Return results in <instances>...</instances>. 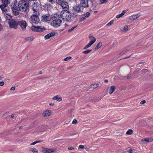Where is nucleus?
<instances>
[{"label": "nucleus", "mask_w": 153, "mask_h": 153, "mask_svg": "<svg viewBox=\"0 0 153 153\" xmlns=\"http://www.w3.org/2000/svg\"><path fill=\"white\" fill-rule=\"evenodd\" d=\"M9 24L10 28L16 29L18 28V25H19V21L12 19L9 22Z\"/></svg>", "instance_id": "obj_6"}, {"label": "nucleus", "mask_w": 153, "mask_h": 153, "mask_svg": "<svg viewBox=\"0 0 153 153\" xmlns=\"http://www.w3.org/2000/svg\"><path fill=\"white\" fill-rule=\"evenodd\" d=\"M88 2V0H81L79 4L84 9V8H88L89 7Z\"/></svg>", "instance_id": "obj_9"}, {"label": "nucleus", "mask_w": 153, "mask_h": 153, "mask_svg": "<svg viewBox=\"0 0 153 153\" xmlns=\"http://www.w3.org/2000/svg\"><path fill=\"white\" fill-rule=\"evenodd\" d=\"M90 15V13L89 12H87L85 13H84L83 15L84 17H85V18H87L89 17V16Z\"/></svg>", "instance_id": "obj_33"}, {"label": "nucleus", "mask_w": 153, "mask_h": 153, "mask_svg": "<svg viewBox=\"0 0 153 153\" xmlns=\"http://www.w3.org/2000/svg\"><path fill=\"white\" fill-rule=\"evenodd\" d=\"M77 25H76L75 26L73 27L71 29H69L68 31V32L70 33L72 31L74 30V29L75 28L77 27Z\"/></svg>", "instance_id": "obj_37"}, {"label": "nucleus", "mask_w": 153, "mask_h": 153, "mask_svg": "<svg viewBox=\"0 0 153 153\" xmlns=\"http://www.w3.org/2000/svg\"><path fill=\"white\" fill-rule=\"evenodd\" d=\"M39 15H36L33 13L30 18V22L32 23L37 24L39 22Z\"/></svg>", "instance_id": "obj_7"}, {"label": "nucleus", "mask_w": 153, "mask_h": 153, "mask_svg": "<svg viewBox=\"0 0 153 153\" xmlns=\"http://www.w3.org/2000/svg\"><path fill=\"white\" fill-rule=\"evenodd\" d=\"M127 152L129 153H132L133 150L131 149H129L127 150Z\"/></svg>", "instance_id": "obj_43"}, {"label": "nucleus", "mask_w": 153, "mask_h": 153, "mask_svg": "<svg viewBox=\"0 0 153 153\" xmlns=\"http://www.w3.org/2000/svg\"><path fill=\"white\" fill-rule=\"evenodd\" d=\"M104 82H105V83H108V79H105V80H104Z\"/></svg>", "instance_id": "obj_54"}, {"label": "nucleus", "mask_w": 153, "mask_h": 153, "mask_svg": "<svg viewBox=\"0 0 153 153\" xmlns=\"http://www.w3.org/2000/svg\"><path fill=\"white\" fill-rule=\"evenodd\" d=\"M40 142V141H35V142H33V143H31L30 144L31 145H35L36 143H39Z\"/></svg>", "instance_id": "obj_41"}, {"label": "nucleus", "mask_w": 153, "mask_h": 153, "mask_svg": "<svg viewBox=\"0 0 153 153\" xmlns=\"http://www.w3.org/2000/svg\"><path fill=\"white\" fill-rule=\"evenodd\" d=\"M51 110H48L45 111L43 114V116H50L51 114Z\"/></svg>", "instance_id": "obj_20"}, {"label": "nucleus", "mask_w": 153, "mask_h": 153, "mask_svg": "<svg viewBox=\"0 0 153 153\" xmlns=\"http://www.w3.org/2000/svg\"><path fill=\"white\" fill-rule=\"evenodd\" d=\"M114 23V21L113 20H111V21L109 22L107 25V26H110L112 25Z\"/></svg>", "instance_id": "obj_36"}, {"label": "nucleus", "mask_w": 153, "mask_h": 153, "mask_svg": "<svg viewBox=\"0 0 153 153\" xmlns=\"http://www.w3.org/2000/svg\"><path fill=\"white\" fill-rule=\"evenodd\" d=\"M41 9V7L39 6L38 3H34L33 5V13H35L36 15H39V10Z\"/></svg>", "instance_id": "obj_8"}, {"label": "nucleus", "mask_w": 153, "mask_h": 153, "mask_svg": "<svg viewBox=\"0 0 153 153\" xmlns=\"http://www.w3.org/2000/svg\"><path fill=\"white\" fill-rule=\"evenodd\" d=\"M52 150L45 148H42V152L45 153H50L53 152Z\"/></svg>", "instance_id": "obj_18"}, {"label": "nucleus", "mask_w": 153, "mask_h": 153, "mask_svg": "<svg viewBox=\"0 0 153 153\" xmlns=\"http://www.w3.org/2000/svg\"><path fill=\"white\" fill-rule=\"evenodd\" d=\"M86 19V18L85 17H81L79 20V22H82L83 21L85 20Z\"/></svg>", "instance_id": "obj_38"}, {"label": "nucleus", "mask_w": 153, "mask_h": 153, "mask_svg": "<svg viewBox=\"0 0 153 153\" xmlns=\"http://www.w3.org/2000/svg\"><path fill=\"white\" fill-rule=\"evenodd\" d=\"M152 139L150 138H145L142 140V142L144 143H146L147 142H151L152 141Z\"/></svg>", "instance_id": "obj_22"}, {"label": "nucleus", "mask_w": 153, "mask_h": 153, "mask_svg": "<svg viewBox=\"0 0 153 153\" xmlns=\"http://www.w3.org/2000/svg\"><path fill=\"white\" fill-rule=\"evenodd\" d=\"M19 25H20L22 30H25L26 29L27 24L25 21L22 20L19 21Z\"/></svg>", "instance_id": "obj_10"}, {"label": "nucleus", "mask_w": 153, "mask_h": 153, "mask_svg": "<svg viewBox=\"0 0 153 153\" xmlns=\"http://www.w3.org/2000/svg\"><path fill=\"white\" fill-rule=\"evenodd\" d=\"M15 89V88L14 87H12L10 89L11 91H14Z\"/></svg>", "instance_id": "obj_51"}, {"label": "nucleus", "mask_w": 153, "mask_h": 153, "mask_svg": "<svg viewBox=\"0 0 153 153\" xmlns=\"http://www.w3.org/2000/svg\"><path fill=\"white\" fill-rule=\"evenodd\" d=\"M44 6L45 7H47V8H51V6L50 3H47L46 4H45Z\"/></svg>", "instance_id": "obj_31"}, {"label": "nucleus", "mask_w": 153, "mask_h": 153, "mask_svg": "<svg viewBox=\"0 0 153 153\" xmlns=\"http://www.w3.org/2000/svg\"><path fill=\"white\" fill-rule=\"evenodd\" d=\"M42 20L43 22H47L50 20V15L49 14H43L41 17Z\"/></svg>", "instance_id": "obj_11"}, {"label": "nucleus", "mask_w": 153, "mask_h": 153, "mask_svg": "<svg viewBox=\"0 0 153 153\" xmlns=\"http://www.w3.org/2000/svg\"><path fill=\"white\" fill-rule=\"evenodd\" d=\"M146 102V101L145 100H143V101H141L140 102V104H143L144 103H145Z\"/></svg>", "instance_id": "obj_49"}, {"label": "nucleus", "mask_w": 153, "mask_h": 153, "mask_svg": "<svg viewBox=\"0 0 153 153\" xmlns=\"http://www.w3.org/2000/svg\"><path fill=\"white\" fill-rule=\"evenodd\" d=\"M14 117V115L13 114H11V118H13Z\"/></svg>", "instance_id": "obj_55"}, {"label": "nucleus", "mask_w": 153, "mask_h": 153, "mask_svg": "<svg viewBox=\"0 0 153 153\" xmlns=\"http://www.w3.org/2000/svg\"><path fill=\"white\" fill-rule=\"evenodd\" d=\"M141 13H138L135 15H133L131 16L130 17V19H132L133 20L137 19L139 17L141 16Z\"/></svg>", "instance_id": "obj_16"}, {"label": "nucleus", "mask_w": 153, "mask_h": 153, "mask_svg": "<svg viewBox=\"0 0 153 153\" xmlns=\"http://www.w3.org/2000/svg\"><path fill=\"white\" fill-rule=\"evenodd\" d=\"M68 150H71L74 149V148L72 146L69 147L68 148Z\"/></svg>", "instance_id": "obj_46"}, {"label": "nucleus", "mask_w": 153, "mask_h": 153, "mask_svg": "<svg viewBox=\"0 0 153 153\" xmlns=\"http://www.w3.org/2000/svg\"><path fill=\"white\" fill-rule=\"evenodd\" d=\"M116 87L114 86H111L110 89L109 90V94H111L115 90Z\"/></svg>", "instance_id": "obj_24"}, {"label": "nucleus", "mask_w": 153, "mask_h": 153, "mask_svg": "<svg viewBox=\"0 0 153 153\" xmlns=\"http://www.w3.org/2000/svg\"><path fill=\"white\" fill-rule=\"evenodd\" d=\"M60 15L62 19H65L67 22H71V16L69 11L66 12L64 11H61Z\"/></svg>", "instance_id": "obj_3"}, {"label": "nucleus", "mask_w": 153, "mask_h": 153, "mask_svg": "<svg viewBox=\"0 0 153 153\" xmlns=\"http://www.w3.org/2000/svg\"><path fill=\"white\" fill-rule=\"evenodd\" d=\"M89 38L90 40V41L89 42L93 45L96 41V39L92 35L90 34L89 35Z\"/></svg>", "instance_id": "obj_14"}, {"label": "nucleus", "mask_w": 153, "mask_h": 153, "mask_svg": "<svg viewBox=\"0 0 153 153\" xmlns=\"http://www.w3.org/2000/svg\"><path fill=\"white\" fill-rule=\"evenodd\" d=\"M99 85L97 83L94 84L91 86V88H95L97 87Z\"/></svg>", "instance_id": "obj_32"}, {"label": "nucleus", "mask_w": 153, "mask_h": 153, "mask_svg": "<svg viewBox=\"0 0 153 153\" xmlns=\"http://www.w3.org/2000/svg\"><path fill=\"white\" fill-rule=\"evenodd\" d=\"M132 56V55H131L130 56H128V57H126V58H129V57L131 56Z\"/></svg>", "instance_id": "obj_57"}, {"label": "nucleus", "mask_w": 153, "mask_h": 153, "mask_svg": "<svg viewBox=\"0 0 153 153\" xmlns=\"http://www.w3.org/2000/svg\"><path fill=\"white\" fill-rule=\"evenodd\" d=\"M48 1L51 2V4H53L54 3V0H48Z\"/></svg>", "instance_id": "obj_50"}, {"label": "nucleus", "mask_w": 153, "mask_h": 153, "mask_svg": "<svg viewBox=\"0 0 153 153\" xmlns=\"http://www.w3.org/2000/svg\"><path fill=\"white\" fill-rule=\"evenodd\" d=\"M65 26H66L67 25V24H65Z\"/></svg>", "instance_id": "obj_61"}, {"label": "nucleus", "mask_w": 153, "mask_h": 153, "mask_svg": "<svg viewBox=\"0 0 153 153\" xmlns=\"http://www.w3.org/2000/svg\"><path fill=\"white\" fill-rule=\"evenodd\" d=\"M91 51V50H87L83 51L82 53L83 54H87L89 53Z\"/></svg>", "instance_id": "obj_34"}, {"label": "nucleus", "mask_w": 153, "mask_h": 153, "mask_svg": "<svg viewBox=\"0 0 153 153\" xmlns=\"http://www.w3.org/2000/svg\"><path fill=\"white\" fill-rule=\"evenodd\" d=\"M45 30L44 27L42 26H38L37 31L39 32H42Z\"/></svg>", "instance_id": "obj_23"}, {"label": "nucleus", "mask_w": 153, "mask_h": 153, "mask_svg": "<svg viewBox=\"0 0 153 153\" xmlns=\"http://www.w3.org/2000/svg\"><path fill=\"white\" fill-rule=\"evenodd\" d=\"M18 7L19 10L26 12L29 8V3L25 1H21L18 3Z\"/></svg>", "instance_id": "obj_1"}, {"label": "nucleus", "mask_w": 153, "mask_h": 153, "mask_svg": "<svg viewBox=\"0 0 153 153\" xmlns=\"http://www.w3.org/2000/svg\"><path fill=\"white\" fill-rule=\"evenodd\" d=\"M133 133V131L132 129L128 130L126 132V134L127 135H131Z\"/></svg>", "instance_id": "obj_30"}, {"label": "nucleus", "mask_w": 153, "mask_h": 153, "mask_svg": "<svg viewBox=\"0 0 153 153\" xmlns=\"http://www.w3.org/2000/svg\"><path fill=\"white\" fill-rule=\"evenodd\" d=\"M122 17V16L120 14H118V15H117L116 16V18H119Z\"/></svg>", "instance_id": "obj_48"}, {"label": "nucleus", "mask_w": 153, "mask_h": 153, "mask_svg": "<svg viewBox=\"0 0 153 153\" xmlns=\"http://www.w3.org/2000/svg\"><path fill=\"white\" fill-rule=\"evenodd\" d=\"M92 45L91 43L89 42L88 44L86 45L83 48V49L85 50L89 47H90Z\"/></svg>", "instance_id": "obj_29"}, {"label": "nucleus", "mask_w": 153, "mask_h": 153, "mask_svg": "<svg viewBox=\"0 0 153 153\" xmlns=\"http://www.w3.org/2000/svg\"><path fill=\"white\" fill-rule=\"evenodd\" d=\"M127 11L126 10H124L122 11V13L124 15V14Z\"/></svg>", "instance_id": "obj_53"}, {"label": "nucleus", "mask_w": 153, "mask_h": 153, "mask_svg": "<svg viewBox=\"0 0 153 153\" xmlns=\"http://www.w3.org/2000/svg\"><path fill=\"white\" fill-rule=\"evenodd\" d=\"M102 45V42H99L97 44V46L95 47V49L96 50L99 48Z\"/></svg>", "instance_id": "obj_28"}, {"label": "nucleus", "mask_w": 153, "mask_h": 153, "mask_svg": "<svg viewBox=\"0 0 153 153\" xmlns=\"http://www.w3.org/2000/svg\"><path fill=\"white\" fill-rule=\"evenodd\" d=\"M49 105L51 106H53L54 105V104L53 103H49Z\"/></svg>", "instance_id": "obj_56"}, {"label": "nucleus", "mask_w": 153, "mask_h": 153, "mask_svg": "<svg viewBox=\"0 0 153 153\" xmlns=\"http://www.w3.org/2000/svg\"><path fill=\"white\" fill-rule=\"evenodd\" d=\"M60 15L58 13H56L51 16V19H60L61 17L59 16Z\"/></svg>", "instance_id": "obj_15"}, {"label": "nucleus", "mask_w": 153, "mask_h": 153, "mask_svg": "<svg viewBox=\"0 0 153 153\" xmlns=\"http://www.w3.org/2000/svg\"><path fill=\"white\" fill-rule=\"evenodd\" d=\"M128 29V26L126 25L123 28V30L124 31H127Z\"/></svg>", "instance_id": "obj_39"}, {"label": "nucleus", "mask_w": 153, "mask_h": 153, "mask_svg": "<svg viewBox=\"0 0 153 153\" xmlns=\"http://www.w3.org/2000/svg\"><path fill=\"white\" fill-rule=\"evenodd\" d=\"M52 99L53 100H56L58 102H60L62 100V98L59 95H56L53 97Z\"/></svg>", "instance_id": "obj_21"}, {"label": "nucleus", "mask_w": 153, "mask_h": 153, "mask_svg": "<svg viewBox=\"0 0 153 153\" xmlns=\"http://www.w3.org/2000/svg\"><path fill=\"white\" fill-rule=\"evenodd\" d=\"M3 29L2 26L0 24V31L2 30Z\"/></svg>", "instance_id": "obj_52"}, {"label": "nucleus", "mask_w": 153, "mask_h": 153, "mask_svg": "<svg viewBox=\"0 0 153 153\" xmlns=\"http://www.w3.org/2000/svg\"><path fill=\"white\" fill-rule=\"evenodd\" d=\"M2 4L0 5V7L2 10L5 12H7L9 10L8 5L10 2L9 0H2Z\"/></svg>", "instance_id": "obj_4"}, {"label": "nucleus", "mask_w": 153, "mask_h": 153, "mask_svg": "<svg viewBox=\"0 0 153 153\" xmlns=\"http://www.w3.org/2000/svg\"><path fill=\"white\" fill-rule=\"evenodd\" d=\"M79 148L81 149H84V146L83 145H80L79 146Z\"/></svg>", "instance_id": "obj_44"}, {"label": "nucleus", "mask_w": 153, "mask_h": 153, "mask_svg": "<svg viewBox=\"0 0 153 153\" xmlns=\"http://www.w3.org/2000/svg\"><path fill=\"white\" fill-rule=\"evenodd\" d=\"M66 1L65 0H56V2L57 4L61 7Z\"/></svg>", "instance_id": "obj_19"}, {"label": "nucleus", "mask_w": 153, "mask_h": 153, "mask_svg": "<svg viewBox=\"0 0 153 153\" xmlns=\"http://www.w3.org/2000/svg\"><path fill=\"white\" fill-rule=\"evenodd\" d=\"M77 122V120L76 119H74L72 122V123L74 124H76Z\"/></svg>", "instance_id": "obj_42"}, {"label": "nucleus", "mask_w": 153, "mask_h": 153, "mask_svg": "<svg viewBox=\"0 0 153 153\" xmlns=\"http://www.w3.org/2000/svg\"><path fill=\"white\" fill-rule=\"evenodd\" d=\"M120 14L122 16H123L124 15V14H123L122 13H120Z\"/></svg>", "instance_id": "obj_58"}, {"label": "nucleus", "mask_w": 153, "mask_h": 153, "mask_svg": "<svg viewBox=\"0 0 153 153\" xmlns=\"http://www.w3.org/2000/svg\"><path fill=\"white\" fill-rule=\"evenodd\" d=\"M13 13V14L15 16H17L19 14V11L18 10L15 4L12 7Z\"/></svg>", "instance_id": "obj_12"}, {"label": "nucleus", "mask_w": 153, "mask_h": 153, "mask_svg": "<svg viewBox=\"0 0 153 153\" xmlns=\"http://www.w3.org/2000/svg\"><path fill=\"white\" fill-rule=\"evenodd\" d=\"M55 35V33L54 32H52L49 33L46 35L45 36V39H48L51 37Z\"/></svg>", "instance_id": "obj_17"}, {"label": "nucleus", "mask_w": 153, "mask_h": 153, "mask_svg": "<svg viewBox=\"0 0 153 153\" xmlns=\"http://www.w3.org/2000/svg\"><path fill=\"white\" fill-rule=\"evenodd\" d=\"M73 8L72 16L74 17H76L78 15L77 13L82 12L83 10V9L81 6L80 4L74 5Z\"/></svg>", "instance_id": "obj_2"}, {"label": "nucleus", "mask_w": 153, "mask_h": 153, "mask_svg": "<svg viewBox=\"0 0 153 153\" xmlns=\"http://www.w3.org/2000/svg\"><path fill=\"white\" fill-rule=\"evenodd\" d=\"M4 82L3 81H1L0 82V86H2L4 85Z\"/></svg>", "instance_id": "obj_47"}, {"label": "nucleus", "mask_w": 153, "mask_h": 153, "mask_svg": "<svg viewBox=\"0 0 153 153\" xmlns=\"http://www.w3.org/2000/svg\"><path fill=\"white\" fill-rule=\"evenodd\" d=\"M71 58V56L67 57L64 59V61H68Z\"/></svg>", "instance_id": "obj_40"}, {"label": "nucleus", "mask_w": 153, "mask_h": 153, "mask_svg": "<svg viewBox=\"0 0 153 153\" xmlns=\"http://www.w3.org/2000/svg\"><path fill=\"white\" fill-rule=\"evenodd\" d=\"M62 9L64 10L63 11H68L69 10V6L68 3L66 1L63 3V4L61 7Z\"/></svg>", "instance_id": "obj_13"}, {"label": "nucleus", "mask_w": 153, "mask_h": 153, "mask_svg": "<svg viewBox=\"0 0 153 153\" xmlns=\"http://www.w3.org/2000/svg\"><path fill=\"white\" fill-rule=\"evenodd\" d=\"M29 151H32L33 153H39L37 149L35 148H30L29 150Z\"/></svg>", "instance_id": "obj_25"}, {"label": "nucleus", "mask_w": 153, "mask_h": 153, "mask_svg": "<svg viewBox=\"0 0 153 153\" xmlns=\"http://www.w3.org/2000/svg\"><path fill=\"white\" fill-rule=\"evenodd\" d=\"M127 51H124L122 52H121L120 54V55H123V54L126 53Z\"/></svg>", "instance_id": "obj_45"}, {"label": "nucleus", "mask_w": 153, "mask_h": 153, "mask_svg": "<svg viewBox=\"0 0 153 153\" xmlns=\"http://www.w3.org/2000/svg\"><path fill=\"white\" fill-rule=\"evenodd\" d=\"M30 29L31 30L33 31H37L38 26H32L31 27Z\"/></svg>", "instance_id": "obj_26"}, {"label": "nucleus", "mask_w": 153, "mask_h": 153, "mask_svg": "<svg viewBox=\"0 0 153 153\" xmlns=\"http://www.w3.org/2000/svg\"><path fill=\"white\" fill-rule=\"evenodd\" d=\"M42 72L41 71H39V74H42Z\"/></svg>", "instance_id": "obj_59"}, {"label": "nucleus", "mask_w": 153, "mask_h": 153, "mask_svg": "<svg viewBox=\"0 0 153 153\" xmlns=\"http://www.w3.org/2000/svg\"><path fill=\"white\" fill-rule=\"evenodd\" d=\"M100 3L101 4H103L106 3L108 2V0H99Z\"/></svg>", "instance_id": "obj_35"}, {"label": "nucleus", "mask_w": 153, "mask_h": 153, "mask_svg": "<svg viewBox=\"0 0 153 153\" xmlns=\"http://www.w3.org/2000/svg\"><path fill=\"white\" fill-rule=\"evenodd\" d=\"M64 29H62L61 30V31H62L64 30Z\"/></svg>", "instance_id": "obj_60"}, {"label": "nucleus", "mask_w": 153, "mask_h": 153, "mask_svg": "<svg viewBox=\"0 0 153 153\" xmlns=\"http://www.w3.org/2000/svg\"><path fill=\"white\" fill-rule=\"evenodd\" d=\"M62 21L59 19L52 20L51 22V25L54 27H59L62 23Z\"/></svg>", "instance_id": "obj_5"}, {"label": "nucleus", "mask_w": 153, "mask_h": 153, "mask_svg": "<svg viewBox=\"0 0 153 153\" xmlns=\"http://www.w3.org/2000/svg\"><path fill=\"white\" fill-rule=\"evenodd\" d=\"M34 39V37L33 36H30L26 38V40L27 41L30 42L33 41Z\"/></svg>", "instance_id": "obj_27"}]
</instances>
